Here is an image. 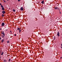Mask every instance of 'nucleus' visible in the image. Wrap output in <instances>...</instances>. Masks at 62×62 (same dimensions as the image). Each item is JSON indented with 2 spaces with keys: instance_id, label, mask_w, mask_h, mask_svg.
Segmentation results:
<instances>
[{
  "instance_id": "f257e3e1",
  "label": "nucleus",
  "mask_w": 62,
  "mask_h": 62,
  "mask_svg": "<svg viewBox=\"0 0 62 62\" xmlns=\"http://www.w3.org/2000/svg\"><path fill=\"white\" fill-rule=\"evenodd\" d=\"M57 35L58 36V37H60V34L59 33V32H57Z\"/></svg>"
},
{
  "instance_id": "f03ea898",
  "label": "nucleus",
  "mask_w": 62,
  "mask_h": 62,
  "mask_svg": "<svg viewBox=\"0 0 62 62\" xmlns=\"http://www.w3.org/2000/svg\"><path fill=\"white\" fill-rule=\"evenodd\" d=\"M1 34H2V35H4L5 36V33H4V32L3 31H2L1 32Z\"/></svg>"
},
{
  "instance_id": "7ed1b4c3",
  "label": "nucleus",
  "mask_w": 62,
  "mask_h": 62,
  "mask_svg": "<svg viewBox=\"0 0 62 62\" xmlns=\"http://www.w3.org/2000/svg\"><path fill=\"white\" fill-rule=\"evenodd\" d=\"M5 25V23H2L1 24L2 26H4Z\"/></svg>"
},
{
  "instance_id": "20e7f679",
  "label": "nucleus",
  "mask_w": 62,
  "mask_h": 62,
  "mask_svg": "<svg viewBox=\"0 0 62 62\" xmlns=\"http://www.w3.org/2000/svg\"><path fill=\"white\" fill-rule=\"evenodd\" d=\"M1 53L0 54V55H3V54H4V52H2L1 53Z\"/></svg>"
},
{
  "instance_id": "39448f33",
  "label": "nucleus",
  "mask_w": 62,
  "mask_h": 62,
  "mask_svg": "<svg viewBox=\"0 0 62 62\" xmlns=\"http://www.w3.org/2000/svg\"><path fill=\"white\" fill-rule=\"evenodd\" d=\"M23 8L22 7L20 8V10H21L23 11Z\"/></svg>"
},
{
  "instance_id": "423d86ee",
  "label": "nucleus",
  "mask_w": 62,
  "mask_h": 62,
  "mask_svg": "<svg viewBox=\"0 0 62 62\" xmlns=\"http://www.w3.org/2000/svg\"><path fill=\"white\" fill-rule=\"evenodd\" d=\"M5 13H6V12L4 11H3L2 12V13H3V14H5Z\"/></svg>"
},
{
  "instance_id": "0eeeda50",
  "label": "nucleus",
  "mask_w": 62,
  "mask_h": 62,
  "mask_svg": "<svg viewBox=\"0 0 62 62\" xmlns=\"http://www.w3.org/2000/svg\"><path fill=\"white\" fill-rule=\"evenodd\" d=\"M4 41V39H2V40H1V41L2 43H3Z\"/></svg>"
},
{
  "instance_id": "6e6552de",
  "label": "nucleus",
  "mask_w": 62,
  "mask_h": 62,
  "mask_svg": "<svg viewBox=\"0 0 62 62\" xmlns=\"http://www.w3.org/2000/svg\"><path fill=\"white\" fill-rule=\"evenodd\" d=\"M21 29H20V28H17V30H20Z\"/></svg>"
},
{
  "instance_id": "1a4fd4ad",
  "label": "nucleus",
  "mask_w": 62,
  "mask_h": 62,
  "mask_svg": "<svg viewBox=\"0 0 62 62\" xmlns=\"http://www.w3.org/2000/svg\"><path fill=\"white\" fill-rule=\"evenodd\" d=\"M41 3L43 4H44V0L42 1L41 2Z\"/></svg>"
},
{
  "instance_id": "9d476101",
  "label": "nucleus",
  "mask_w": 62,
  "mask_h": 62,
  "mask_svg": "<svg viewBox=\"0 0 62 62\" xmlns=\"http://www.w3.org/2000/svg\"><path fill=\"white\" fill-rule=\"evenodd\" d=\"M5 35H1V36L2 38H4L5 37Z\"/></svg>"
},
{
  "instance_id": "9b49d317",
  "label": "nucleus",
  "mask_w": 62,
  "mask_h": 62,
  "mask_svg": "<svg viewBox=\"0 0 62 62\" xmlns=\"http://www.w3.org/2000/svg\"><path fill=\"white\" fill-rule=\"evenodd\" d=\"M1 9H2V10H5V8H2Z\"/></svg>"
},
{
  "instance_id": "f8f14e48",
  "label": "nucleus",
  "mask_w": 62,
  "mask_h": 62,
  "mask_svg": "<svg viewBox=\"0 0 62 62\" xmlns=\"http://www.w3.org/2000/svg\"><path fill=\"white\" fill-rule=\"evenodd\" d=\"M3 61H4V62H7V60H3Z\"/></svg>"
},
{
  "instance_id": "ddd939ff",
  "label": "nucleus",
  "mask_w": 62,
  "mask_h": 62,
  "mask_svg": "<svg viewBox=\"0 0 62 62\" xmlns=\"http://www.w3.org/2000/svg\"><path fill=\"white\" fill-rule=\"evenodd\" d=\"M11 60V59H9V60H8V62H10Z\"/></svg>"
},
{
  "instance_id": "4468645a",
  "label": "nucleus",
  "mask_w": 62,
  "mask_h": 62,
  "mask_svg": "<svg viewBox=\"0 0 62 62\" xmlns=\"http://www.w3.org/2000/svg\"><path fill=\"white\" fill-rule=\"evenodd\" d=\"M55 36H54V40H55Z\"/></svg>"
},
{
  "instance_id": "2eb2a0df",
  "label": "nucleus",
  "mask_w": 62,
  "mask_h": 62,
  "mask_svg": "<svg viewBox=\"0 0 62 62\" xmlns=\"http://www.w3.org/2000/svg\"><path fill=\"white\" fill-rule=\"evenodd\" d=\"M1 7L2 8H4V6H3V5L1 6Z\"/></svg>"
},
{
  "instance_id": "dca6fc26",
  "label": "nucleus",
  "mask_w": 62,
  "mask_h": 62,
  "mask_svg": "<svg viewBox=\"0 0 62 62\" xmlns=\"http://www.w3.org/2000/svg\"><path fill=\"white\" fill-rule=\"evenodd\" d=\"M19 31V33H21V32L22 31V30H20Z\"/></svg>"
},
{
  "instance_id": "f3484780",
  "label": "nucleus",
  "mask_w": 62,
  "mask_h": 62,
  "mask_svg": "<svg viewBox=\"0 0 62 62\" xmlns=\"http://www.w3.org/2000/svg\"><path fill=\"white\" fill-rule=\"evenodd\" d=\"M13 11H14V12H15L16 11L14 9H13Z\"/></svg>"
},
{
  "instance_id": "a211bd4d",
  "label": "nucleus",
  "mask_w": 62,
  "mask_h": 62,
  "mask_svg": "<svg viewBox=\"0 0 62 62\" xmlns=\"http://www.w3.org/2000/svg\"><path fill=\"white\" fill-rule=\"evenodd\" d=\"M57 9H58V10H59V8L57 7Z\"/></svg>"
},
{
  "instance_id": "6ab92c4d",
  "label": "nucleus",
  "mask_w": 62,
  "mask_h": 62,
  "mask_svg": "<svg viewBox=\"0 0 62 62\" xmlns=\"http://www.w3.org/2000/svg\"><path fill=\"white\" fill-rule=\"evenodd\" d=\"M55 9H57V7H55Z\"/></svg>"
},
{
  "instance_id": "aec40b11",
  "label": "nucleus",
  "mask_w": 62,
  "mask_h": 62,
  "mask_svg": "<svg viewBox=\"0 0 62 62\" xmlns=\"http://www.w3.org/2000/svg\"><path fill=\"white\" fill-rule=\"evenodd\" d=\"M59 11H60V14H61V12H60V10H59Z\"/></svg>"
},
{
  "instance_id": "412c9836",
  "label": "nucleus",
  "mask_w": 62,
  "mask_h": 62,
  "mask_svg": "<svg viewBox=\"0 0 62 62\" xmlns=\"http://www.w3.org/2000/svg\"><path fill=\"white\" fill-rule=\"evenodd\" d=\"M2 16H3V17H4V16L3 14L2 15Z\"/></svg>"
},
{
  "instance_id": "4be33fe9",
  "label": "nucleus",
  "mask_w": 62,
  "mask_h": 62,
  "mask_svg": "<svg viewBox=\"0 0 62 62\" xmlns=\"http://www.w3.org/2000/svg\"><path fill=\"white\" fill-rule=\"evenodd\" d=\"M7 43H9V41H7Z\"/></svg>"
},
{
  "instance_id": "5701e85b",
  "label": "nucleus",
  "mask_w": 62,
  "mask_h": 62,
  "mask_svg": "<svg viewBox=\"0 0 62 62\" xmlns=\"http://www.w3.org/2000/svg\"><path fill=\"white\" fill-rule=\"evenodd\" d=\"M4 3H6V1L5 0H4Z\"/></svg>"
},
{
  "instance_id": "b1692460",
  "label": "nucleus",
  "mask_w": 62,
  "mask_h": 62,
  "mask_svg": "<svg viewBox=\"0 0 62 62\" xmlns=\"http://www.w3.org/2000/svg\"><path fill=\"white\" fill-rule=\"evenodd\" d=\"M20 1H21V0H18V1L19 2Z\"/></svg>"
},
{
  "instance_id": "393cba45",
  "label": "nucleus",
  "mask_w": 62,
  "mask_h": 62,
  "mask_svg": "<svg viewBox=\"0 0 62 62\" xmlns=\"http://www.w3.org/2000/svg\"><path fill=\"white\" fill-rule=\"evenodd\" d=\"M1 51H0V55H1Z\"/></svg>"
},
{
  "instance_id": "a878e982",
  "label": "nucleus",
  "mask_w": 62,
  "mask_h": 62,
  "mask_svg": "<svg viewBox=\"0 0 62 62\" xmlns=\"http://www.w3.org/2000/svg\"><path fill=\"white\" fill-rule=\"evenodd\" d=\"M14 36H16V34H15Z\"/></svg>"
},
{
  "instance_id": "bb28decb",
  "label": "nucleus",
  "mask_w": 62,
  "mask_h": 62,
  "mask_svg": "<svg viewBox=\"0 0 62 62\" xmlns=\"http://www.w3.org/2000/svg\"><path fill=\"white\" fill-rule=\"evenodd\" d=\"M0 5H1V6H2V4H1V3H0Z\"/></svg>"
},
{
  "instance_id": "cd10ccee",
  "label": "nucleus",
  "mask_w": 62,
  "mask_h": 62,
  "mask_svg": "<svg viewBox=\"0 0 62 62\" xmlns=\"http://www.w3.org/2000/svg\"><path fill=\"white\" fill-rule=\"evenodd\" d=\"M62 57H61V59H62Z\"/></svg>"
},
{
  "instance_id": "c85d7f7f",
  "label": "nucleus",
  "mask_w": 62,
  "mask_h": 62,
  "mask_svg": "<svg viewBox=\"0 0 62 62\" xmlns=\"http://www.w3.org/2000/svg\"><path fill=\"white\" fill-rule=\"evenodd\" d=\"M1 57L0 56V59H1Z\"/></svg>"
},
{
  "instance_id": "c756f323",
  "label": "nucleus",
  "mask_w": 62,
  "mask_h": 62,
  "mask_svg": "<svg viewBox=\"0 0 62 62\" xmlns=\"http://www.w3.org/2000/svg\"><path fill=\"white\" fill-rule=\"evenodd\" d=\"M10 32H11H11H12V31H10Z\"/></svg>"
},
{
  "instance_id": "7c9ffc66",
  "label": "nucleus",
  "mask_w": 62,
  "mask_h": 62,
  "mask_svg": "<svg viewBox=\"0 0 62 62\" xmlns=\"http://www.w3.org/2000/svg\"><path fill=\"white\" fill-rule=\"evenodd\" d=\"M1 38H0V40H1Z\"/></svg>"
},
{
  "instance_id": "2f4dec72",
  "label": "nucleus",
  "mask_w": 62,
  "mask_h": 62,
  "mask_svg": "<svg viewBox=\"0 0 62 62\" xmlns=\"http://www.w3.org/2000/svg\"><path fill=\"white\" fill-rule=\"evenodd\" d=\"M61 46H62V44H61Z\"/></svg>"
},
{
  "instance_id": "473e14b6",
  "label": "nucleus",
  "mask_w": 62,
  "mask_h": 62,
  "mask_svg": "<svg viewBox=\"0 0 62 62\" xmlns=\"http://www.w3.org/2000/svg\"><path fill=\"white\" fill-rule=\"evenodd\" d=\"M61 48H62V47L61 46Z\"/></svg>"
},
{
  "instance_id": "72a5a7b5",
  "label": "nucleus",
  "mask_w": 62,
  "mask_h": 62,
  "mask_svg": "<svg viewBox=\"0 0 62 62\" xmlns=\"http://www.w3.org/2000/svg\"><path fill=\"white\" fill-rule=\"evenodd\" d=\"M1 30V29H0V30Z\"/></svg>"
},
{
  "instance_id": "f704fd0d",
  "label": "nucleus",
  "mask_w": 62,
  "mask_h": 62,
  "mask_svg": "<svg viewBox=\"0 0 62 62\" xmlns=\"http://www.w3.org/2000/svg\"><path fill=\"white\" fill-rule=\"evenodd\" d=\"M7 1H9V0H7Z\"/></svg>"
},
{
  "instance_id": "c9c22d12",
  "label": "nucleus",
  "mask_w": 62,
  "mask_h": 62,
  "mask_svg": "<svg viewBox=\"0 0 62 62\" xmlns=\"http://www.w3.org/2000/svg\"><path fill=\"white\" fill-rule=\"evenodd\" d=\"M7 30H6V31H7Z\"/></svg>"
},
{
  "instance_id": "e433bc0d",
  "label": "nucleus",
  "mask_w": 62,
  "mask_h": 62,
  "mask_svg": "<svg viewBox=\"0 0 62 62\" xmlns=\"http://www.w3.org/2000/svg\"><path fill=\"white\" fill-rule=\"evenodd\" d=\"M37 18H36V19Z\"/></svg>"
}]
</instances>
